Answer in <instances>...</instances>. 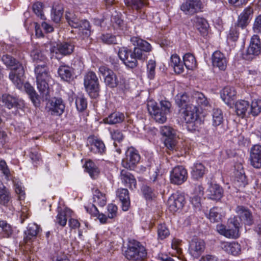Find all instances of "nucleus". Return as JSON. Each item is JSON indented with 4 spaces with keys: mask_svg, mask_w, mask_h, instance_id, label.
I'll list each match as a JSON object with an SVG mask.
<instances>
[{
    "mask_svg": "<svg viewBox=\"0 0 261 261\" xmlns=\"http://www.w3.org/2000/svg\"><path fill=\"white\" fill-rule=\"evenodd\" d=\"M2 60L7 66L11 68L10 80L18 89L21 88L24 82V70L22 64L9 55H3Z\"/></svg>",
    "mask_w": 261,
    "mask_h": 261,
    "instance_id": "obj_1",
    "label": "nucleus"
},
{
    "mask_svg": "<svg viewBox=\"0 0 261 261\" xmlns=\"http://www.w3.org/2000/svg\"><path fill=\"white\" fill-rule=\"evenodd\" d=\"M37 88L42 97L47 99L49 97V83L52 81L49 69L47 64H38L35 68Z\"/></svg>",
    "mask_w": 261,
    "mask_h": 261,
    "instance_id": "obj_2",
    "label": "nucleus"
},
{
    "mask_svg": "<svg viewBox=\"0 0 261 261\" xmlns=\"http://www.w3.org/2000/svg\"><path fill=\"white\" fill-rule=\"evenodd\" d=\"M161 108L154 100H149L147 107L149 114L152 118L160 123H164L167 120V114L170 113L171 107V103L167 100L160 101Z\"/></svg>",
    "mask_w": 261,
    "mask_h": 261,
    "instance_id": "obj_3",
    "label": "nucleus"
},
{
    "mask_svg": "<svg viewBox=\"0 0 261 261\" xmlns=\"http://www.w3.org/2000/svg\"><path fill=\"white\" fill-rule=\"evenodd\" d=\"M138 49L133 51L127 47H123L119 49L118 55L125 66L130 68H134L138 66V60H144Z\"/></svg>",
    "mask_w": 261,
    "mask_h": 261,
    "instance_id": "obj_4",
    "label": "nucleus"
},
{
    "mask_svg": "<svg viewBox=\"0 0 261 261\" xmlns=\"http://www.w3.org/2000/svg\"><path fill=\"white\" fill-rule=\"evenodd\" d=\"M147 250L145 247L138 241H130L124 255L126 258L133 260H143L147 256Z\"/></svg>",
    "mask_w": 261,
    "mask_h": 261,
    "instance_id": "obj_5",
    "label": "nucleus"
},
{
    "mask_svg": "<svg viewBox=\"0 0 261 261\" xmlns=\"http://www.w3.org/2000/svg\"><path fill=\"white\" fill-rule=\"evenodd\" d=\"M240 223L238 219L234 217L229 221L228 226L222 224L217 225V230L221 234L227 238L237 239L240 237Z\"/></svg>",
    "mask_w": 261,
    "mask_h": 261,
    "instance_id": "obj_6",
    "label": "nucleus"
},
{
    "mask_svg": "<svg viewBox=\"0 0 261 261\" xmlns=\"http://www.w3.org/2000/svg\"><path fill=\"white\" fill-rule=\"evenodd\" d=\"M84 84L86 91L92 98L98 96L99 83L96 73L93 71L87 72L84 76Z\"/></svg>",
    "mask_w": 261,
    "mask_h": 261,
    "instance_id": "obj_7",
    "label": "nucleus"
},
{
    "mask_svg": "<svg viewBox=\"0 0 261 261\" xmlns=\"http://www.w3.org/2000/svg\"><path fill=\"white\" fill-rule=\"evenodd\" d=\"M65 104L61 98L54 97L49 99L45 106V111L51 116H60L65 110Z\"/></svg>",
    "mask_w": 261,
    "mask_h": 261,
    "instance_id": "obj_8",
    "label": "nucleus"
},
{
    "mask_svg": "<svg viewBox=\"0 0 261 261\" xmlns=\"http://www.w3.org/2000/svg\"><path fill=\"white\" fill-rule=\"evenodd\" d=\"M125 158L122 161V166L127 169L134 170L140 160L138 151L134 147L127 149L125 152Z\"/></svg>",
    "mask_w": 261,
    "mask_h": 261,
    "instance_id": "obj_9",
    "label": "nucleus"
},
{
    "mask_svg": "<svg viewBox=\"0 0 261 261\" xmlns=\"http://www.w3.org/2000/svg\"><path fill=\"white\" fill-rule=\"evenodd\" d=\"M98 71L104 78L106 86L111 88L116 87L119 84V81L116 74L111 69L105 65L100 66Z\"/></svg>",
    "mask_w": 261,
    "mask_h": 261,
    "instance_id": "obj_10",
    "label": "nucleus"
},
{
    "mask_svg": "<svg viewBox=\"0 0 261 261\" xmlns=\"http://www.w3.org/2000/svg\"><path fill=\"white\" fill-rule=\"evenodd\" d=\"M161 134L166 138L164 141L165 146L168 149H176L175 138L177 131L169 126H163L161 127Z\"/></svg>",
    "mask_w": 261,
    "mask_h": 261,
    "instance_id": "obj_11",
    "label": "nucleus"
},
{
    "mask_svg": "<svg viewBox=\"0 0 261 261\" xmlns=\"http://www.w3.org/2000/svg\"><path fill=\"white\" fill-rule=\"evenodd\" d=\"M204 5L201 0H186L180 6V9L186 15H192L202 11Z\"/></svg>",
    "mask_w": 261,
    "mask_h": 261,
    "instance_id": "obj_12",
    "label": "nucleus"
},
{
    "mask_svg": "<svg viewBox=\"0 0 261 261\" xmlns=\"http://www.w3.org/2000/svg\"><path fill=\"white\" fill-rule=\"evenodd\" d=\"M188 178L187 170L182 166H175L170 171V179L172 184L179 185L186 181Z\"/></svg>",
    "mask_w": 261,
    "mask_h": 261,
    "instance_id": "obj_13",
    "label": "nucleus"
},
{
    "mask_svg": "<svg viewBox=\"0 0 261 261\" xmlns=\"http://www.w3.org/2000/svg\"><path fill=\"white\" fill-rule=\"evenodd\" d=\"M260 53V41L259 37L257 35H254L251 38L249 47H248L245 58L247 60H251L255 56L259 55Z\"/></svg>",
    "mask_w": 261,
    "mask_h": 261,
    "instance_id": "obj_14",
    "label": "nucleus"
},
{
    "mask_svg": "<svg viewBox=\"0 0 261 261\" xmlns=\"http://www.w3.org/2000/svg\"><path fill=\"white\" fill-rule=\"evenodd\" d=\"M185 203V196L178 193L172 194L167 201L169 209L172 212H176L178 210L181 208Z\"/></svg>",
    "mask_w": 261,
    "mask_h": 261,
    "instance_id": "obj_15",
    "label": "nucleus"
},
{
    "mask_svg": "<svg viewBox=\"0 0 261 261\" xmlns=\"http://www.w3.org/2000/svg\"><path fill=\"white\" fill-rule=\"evenodd\" d=\"M205 243L203 240L198 239H193L189 243V253L194 258H198L205 249Z\"/></svg>",
    "mask_w": 261,
    "mask_h": 261,
    "instance_id": "obj_16",
    "label": "nucleus"
},
{
    "mask_svg": "<svg viewBox=\"0 0 261 261\" xmlns=\"http://www.w3.org/2000/svg\"><path fill=\"white\" fill-rule=\"evenodd\" d=\"M2 101L4 106L9 109L13 108L22 109L24 107L23 100L9 94H4L2 95Z\"/></svg>",
    "mask_w": 261,
    "mask_h": 261,
    "instance_id": "obj_17",
    "label": "nucleus"
},
{
    "mask_svg": "<svg viewBox=\"0 0 261 261\" xmlns=\"http://www.w3.org/2000/svg\"><path fill=\"white\" fill-rule=\"evenodd\" d=\"M198 111V109L195 105L187 107L180 111L181 118L186 123H194L199 117Z\"/></svg>",
    "mask_w": 261,
    "mask_h": 261,
    "instance_id": "obj_18",
    "label": "nucleus"
},
{
    "mask_svg": "<svg viewBox=\"0 0 261 261\" xmlns=\"http://www.w3.org/2000/svg\"><path fill=\"white\" fill-rule=\"evenodd\" d=\"M130 41L135 47L134 49H138L141 55L142 58L144 60L146 56L144 53L149 52L151 50V45L146 41L143 40L137 36H133L130 38Z\"/></svg>",
    "mask_w": 261,
    "mask_h": 261,
    "instance_id": "obj_19",
    "label": "nucleus"
},
{
    "mask_svg": "<svg viewBox=\"0 0 261 261\" xmlns=\"http://www.w3.org/2000/svg\"><path fill=\"white\" fill-rule=\"evenodd\" d=\"M236 212L245 225L251 226L254 224L252 213L248 208L243 205H238L236 208Z\"/></svg>",
    "mask_w": 261,
    "mask_h": 261,
    "instance_id": "obj_20",
    "label": "nucleus"
},
{
    "mask_svg": "<svg viewBox=\"0 0 261 261\" xmlns=\"http://www.w3.org/2000/svg\"><path fill=\"white\" fill-rule=\"evenodd\" d=\"M41 231L39 225L36 223H30L23 232V241L25 243H31L35 240L37 236Z\"/></svg>",
    "mask_w": 261,
    "mask_h": 261,
    "instance_id": "obj_21",
    "label": "nucleus"
},
{
    "mask_svg": "<svg viewBox=\"0 0 261 261\" xmlns=\"http://www.w3.org/2000/svg\"><path fill=\"white\" fill-rule=\"evenodd\" d=\"M212 63L214 67L224 71L226 69L228 61L224 54L219 50H216L212 56Z\"/></svg>",
    "mask_w": 261,
    "mask_h": 261,
    "instance_id": "obj_22",
    "label": "nucleus"
},
{
    "mask_svg": "<svg viewBox=\"0 0 261 261\" xmlns=\"http://www.w3.org/2000/svg\"><path fill=\"white\" fill-rule=\"evenodd\" d=\"M74 48V46L72 43L64 42L57 44L56 46L52 47L50 50L51 53L67 56L73 53Z\"/></svg>",
    "mask_w": 261,
    "mask_h": 261,
    "instance_id": "obj_23",
    "label": "nucleus"
},
{
    "mask_svg": "<svg viewBox=\"0 0 261 261\" xmlns=\"http://www.w3.org/2000/svg\"><path fill=\"white\" fill-rule=\"evenodd\" d=\"M250 159L251 164L256 168H261V146L255 145L251 149Z\"/></svg>",
    "mask_w": 261,
    "mask_h": 261,
    "instance_id": "obj_24",
    "label": "nucleus"
},
{
    "mask_svg": "<svg viewBox=\"0 0 261 261\" xmlns=\"http://www.w3.org/2000/svg\"><path fill=\"white\" fill-rule=\"evenodd\" d=\"M222 249L229 254L238 256L241 253V245L237 242H224L222 244Z\"/></svg>",
    "mask_w": 261,
    "mask_h": 261,
    "instance_id": "obj_25",
    "label": "nucleus"
},
{
    "mask_svg": "<svg viewBox=\"0 0 261 261\" xmlns=\"http://www.w3.org/2000/svg\"><path fill=\"white\" fill-rule=\"evenodd\" d=\"M31 57L33 61L37 64L41 62L42 63L41 64H47V59L44 54L43 46H35L31 52Z\"/></svg>",
    "mask_w": 261,
    "mask_h": 261,
    "instance_id": "obj_26",
    "label": "nucleus"
},
{
    "mask_svg": "<svg viewBox=\"0 0 261 261\" xmlns=\"http://www.w3.org/2000/svg\"><path fill=\"white\" fill-rule=\"evenodd\" d=\"M117 196L121 203L122 210L127 211L130 206L128 191L126 189H119L117 191Z\"/></svg>",
    "mask_w": 261,
    "mask_h": 261,
    "instance_id": "obj_27",
    "label": "nucleus"
},
{
    "mask_svg": "<svg viewBox=\"0 0 261 261\" xmlns=\"http://www.w3.org/2000/svg\"><path fill=\"white\" fill-rule=\"evenodd\" d=\"M120 178L122 182L129 189L133 190L136 188L137 181L134 175L125 170H122L120 173Z\"/></svg>",
    "mask_w": 261,
    "mask_h": 261,
    "instance_id": "obj_28",
    "label": "nucleus"
},
{
    "mask_svg": "<svg viewBox=\"0 0 261 261\" xmlns=\"http://www.w3.org/2000/svg\"><path fill=\"white\" fill-rule=\"evenodd\" d=\"M221 97L226 104L229 105L237 98V91L234 87H225L221 92Z\"/></svg>",
    "mask_w": 261,
    "mask_h": 261,
    "instance_id": "obj_29",
    "label": "nucleus"
},
{
    "mask_svg": "<svg viewBox=\"0 0 261 261\" xmlns=\"http://www.w3.org/2000/svg\"><path fill=\"white\" fill-rule=\"evenodd\" d=\"M175 102L177 105L180 108V111L186 108L194 105L192 102V97L190 98L186 93L178 94L176 96Z\"/></svg>",
    "mask_w": 261,
    "mask_h": 261,
    "instance_id": "obj_30",
    "label": "nucleus"
},
{
    "mask_svg": "<svg viewBox=\"0 0 261 261\" xmlns=\"http://www.w3.org/2000/svg\"><path fill=\"white\" fill-rule=\"evenodd\" d=\"M194 26L202 36H205L207 35L209 24L205 19L196 17L194 19Z\"/></svg>",
    "mask_w": 261,
    "mask_h": 261,
    "instance_id": "obj_31",
    "label": "nucleus"
},
{
    "mask_svg": "<svg viewBox=\"0 0 261 261\" xmlns=\"http://www.w3.org/2000/svg\"><path fill=\"white\" fill-rule=\"evenodd\" d=\"M223 194V189L218 185L212 184L208 189L207 195L211 199L219 200L222 197Z\"/></svg>",
    "mask_w": 261,
    "mask_h": 261,
    "instance_id": "obj_32",
    "label": "nucleus"
},
{
    "mask_svg": "<svg viewBox=\"0 0 261 261\" xmlns=\"http://www.w3.org/2000/svg\"><path fill=\"white\" fill-rule=\"evenodd\" d=\"M192 102L197 105V107L205 108L210 106V102L205 95L199 92L194 93L192 96Z\"/></svg>",
    "mask_w": 261,
    "mask_h": 261,
    "instance_id": "obj_33",
    "label": "nucleus"
},
{
    "mask_svg": "<svg viewBox=\"0 0 261 261\" xmlns=\"http://www.w3.org/2000/svg\"><path fill=\"white\" fill-rule=\"evenodd\" d=\"M125 4L129 9L139 12L148 5L147 0H124Z\"/></svg>",
    "mask_w": 261,
    "mask_h": 261,
    "instance_id": "obj_34",
    "label": "nucleus"
},
{
    "mask_svg": "<svg viewBox=\"0 0 261 261\" xmlns=\"http://www.w3.org/2000/svg\"><path fill=\"white\" fill-rule=\"evenodd\" d=\"M249 108L250 105L248 101L245 100L237 101L235 105L237 115L241 118H244L246 114L249 115Z\"/></svg>",
    "mask_w": 261,
    "mask_h": 261,
    "instance_id": "obj_35",
    "label": "nucleus"
},
{
    "mask_svg": "<svg viewBox=\"0 0 261 261\" xmlns=\"http://www.w3.org/2000/svg\"><path fill=\"white\" fill-rule=\"evenodd\" d=\"M124 115L119 112H115L110 114L107 117L103 119L106 124H115L120 123L124 120Z\"/></svg>",
    "mask_w": 261,
    "mask_h": 261,
    "instance_id": "obj_36",
    "label": "nucleus"
},
{
    "mask_svg": "<svg viewBox=\"0 0 261 261\" xmlns=\"http://www.w3.org/2000/svg\"><path fill=\"white\" fill-rule=\"evenodd\" d=\"M58 73L60 77L65 81H69L72 76V69L70 66L62 64L58 70Z\"/></svg>",
    "mask_w": 261,
    "mask_h": 261,
    "instance_id": "obj_37",
    "label": "nucleus"
},
{
    "mask_svg": "<svg viewBox=\"0 0 261 261\" xmlns=\"http://www.w3.org/2000/svg\"><path fill=\"white\" fill-rule=\"evenodd\" d=\"M205 168L201 163H196L192 167L191 176L193 179H199L202 178L205 173Z\"/></svg>",
    "mask_w": 261,
    "mask_h": 261,
    "instance_id": "obj_38",
    "label": "nucleus"
},
{
    "mask_svg": "<svg viewBox=\"0 0 261 261\" xmlns=\"http://www.w3.org/2000/svg\"><path fill=\"white\" fill-rule=\"evenodd\" d=\"M170 65L173 68L175 73L180 74L184 70L182 62L178 55H173L170 58Z\"/></svg>",
    "mask_w": 261,
    "mask_h": 261,
    "instance_id": "obj_39",
    "label": "nucleus"
},
{
    "mask_svg": "<svg viewBox=\"0 0 261 261\" xmlns=\"http://www.w3.org/2000/svg\"><path fill=\"white\" fill-rule=\"evenodd\" d=\"M10 194L8 190L0 182V204L7 206L10 201Z\"/></svg>",
    "mask_w": 261,
    "mask_h": 261,
    "instance_id": "obj_40",
    "label": "nucleus"
},
{
    "mask_svg": "<svg viewBox=\"0 0 261 261\" xmlns=\"http://www.w3.org/2000/svg\"><path fill=\"white\" fill-rule=\"evenodd\" d=\"M84 167L86 171L89 173L91 178H96L100 172L96 164L91 161L86 162Z\"/></svg>",
    "mask_w": 261,
    "mask_h": 261,
    "instance_id": "obj_41",
    "label": "nucleus"
},
{
    "mask_svg": "<svg viewBox=\"0 0 261 261\" xmlns=\"http://www.w3.org/2000/svg\"><path fill=\"white\" fill-rule=\"evenodd\" d=\"M84 167L86 171L89 173L91 178H96L100 172L96 164L91 161L86 162Z\"/></svg>",
    "mask_w": 261,
    "mask_h": 261,
    "instance_id": "obj_42",
    "label": "nucleus"
},
{
    "mask_svg": "<svg viewBox=\"0 0 261 261\" xmlns=\"http://www.w3.org/2000/svg\"><path fill=\"white\" fill-rule=\"evenodd\" d=\"M233 183L236 188H241L245 187L248 184L245 173L244 172L237 171L235 173Z\"/></svg>",
    "mask_w": 261,
    "mask_h": 261,
    "instance_id": "obj_43",
    "label": "nucleus"
},
{
    "mask_svg": "<svg viewBox=\"0 0 261 261\" xmlns=\"http://www.w3.org/2000/svg\"><path fill=\"white\" fill-rule=\"evenodd\" d=\"M90 150L95 153L102 154L106 151V147L104 143L98 139L93 140L91 144Z\"/></svg>",
    "mask_w": 261,
    "mask_h": 261,
    "instance_id": "obj_44",
    "label": "nucleus"
},
{
    "mask_svg": "<svg viewBox=\"0 0 261 261\" xmlns=\"http://www.w3.org/2000/svg\"><path fill=\"white\" fill-rule=\"evenodd\" d=\"M249 115L256 116L261 113V99H255L252 101L250 106Z\"/></svg>",
    "mask_w": 261,
    "mask_h": 261,
    "instance_id": "obj_45",
    "label": "nucleus"
},
{
    "mask_svg": "<svg viewBox=\"0 0 261 261\" xmlns=\"http://www.w3.org/2000/svg\"><path fill=\"white\" fill-rule=\"evenodd\" d=\"M63 8L61 6H53L51 17L52 20L56 23L60 22L63 16Z\"/></svg>",
    "mask_w": 261,
    "mask_h": 261,
    "instance_id": "obj_46",
    "label": "nucleus"
},
{
    "mask_svg": "<svg viewBox=\"0 0 261 261\" xmlns=\"http://www.w3.org/2000/svg\"><path fill=\"white\" fill-rule=\"evenodd\" d=\"M25 91L29 95V96L35 106L38 107L40 104L39 96L34 90L33 87L30 84H25L24 85Z\"/></svg>",
    "mask_w": 261,
    "mask_h": 261,
    "instance_id": "obj_47",
    "label": "nucleus"
},
{
    "mask_svg": "<svg viewBox=\"0 0 261 261\" xmlns=\"http://www.w3.org/2000/svg\"><path fill=\"white\" fill-rule=\"evenodd\" d=\"M93 202L97 203L100 206L106 204L107 198L105 194L101 193L96 189L93 191Z\"/></svg>",
    "mask_w": 261,
    "mask_h": 261,
    "instance_id": "obj_48",
    "label": "nucleus"
},
{
    "mask_svg": "<svg viewBox=\"0 0 261 261\" xmlns=\"http://www.w3.org/2000/svg\"><path fill=\"white\" fill-rule=\"evenodd\" d=\"M0 228L2 230L3 237L8 238L12 236L13 233V229L7 221L5 220L0 221Z\"/></svg>",
    "mask_w": 261,
    "mask_h": 261,
    "instance_id": "obj_49",
    "label": "nucleus"
},
{
    "mask_svg": "<svg viewBox=\"0 0 261 261\" xmlns=\"http://www.w3.org/2000/svg\"><path fill=\"white\" fill-rule=\"evenodd\" d=\"M213 125L215 126L221 125L223 121V114L218 108L214 109L212 112Z\"/></svg>",
    "mask_w": 261,
    "mask_h": 261,
    "instance_id": "obj_50",
    "label": "nucleus"
},
{
    "mask_svg": "<svg viewBox=\"0 0 261 261\" xmlns=\"http://www.w3.org/2000/svg\"><path fill=\"white\" fill-rule=\"evenodd\" d=\"M184 63L188 69H192L196 67V62L194 56L190 54H186L183 57Z\"/></svg>",
    "mask_w": 261,
    "mask_h": 261,
    "instance_id": "obj_51",
    "label": "nucleus"
},
{
    "mask_svg": "<svg viewBox=\"0 0 261 261\" xmlns=\"http://www.w3.org/2000/svg\"><path fill=\"white\" fill-rule=\"evenodd\" d=\"M220 210L218 207H213L210 210L207 217L213 223L219 222L222 219V215L220 213Z\"/></svg>",
    "mask_w": 261,
    "mask_h": 261,
    "instance_id": "obj_52",
    "label": "nucleus"
},
{
    "mask_svg": "<svg viewBox=\"0 0 261 261\" xmlns=\"http://www.w3.org/2000/svg\"><path fill=\"white\" fill-rule=\"evenodd\" d=\"M65 18L69 25L71 27L77 28L79 26H80V22L81 20H79L74 13L67 12L65 15Z\"/></svg>",
    "mask_w": 261,
    "mask_h": 261,
    "instance_id": "obj_53",
    "label": "nucleus"
},
{
    "mask_svg": "<svg viewBox=\"0 0 261 261\" xmlns=\"http://www.w3.org/2000/svg\"><path fill=\"white\" fill-rule=\"evenodd\" d=\"M29 156L34 166H37L41 162V154L39 153L37 147L31 148Z\"/></svg>",
    "mask_w": 261,
    "mask_h": 261,
    "instance_id": "obj_54",
    "label": "nucleus"
},
{
    "mask_svg": "<svg viewBox=\"0 0 261 261\" xmlns=\"http://www.w3.org/2000/svg\"><path fill=\"white\" fill-rule=\"evenodd\" d=\"M85 208L86 209L87 212L89 213L92 215L96 216L97 214H98V219L101 223H106L107 222V219L108 218V216H107L106 215L102 213L99 214L97 207L94 204H92L90 211L89 210L88 207L86 206H85Z\"/></svg>",
    "mask_w": 261,
    "mask_h": 261,
    "instance_id": "obj_55",
    "label": "nucleus"
},
{
    "mask_svg": "<svg viewBox=\"0 0 261 261\" xmlns=\"http://www.w3.org/2000/svg\"><path fill=\"white\" fill-rule=\"evenodd\" d=\"M141 191L144 197L147 200H151L155 197V193L149 186L144 185L141 188Z\"/></svg>",
    "mask_w": 261,
    "mask_h": 261,
    "instance_id": "obj_56",
    "label": "nucleus"
},
{
    "mask_svg": "<svg viewBox=\"0 0 261 261\" xmlns=\"http://www.w3.org/2000/svg\"><path fill=\"white\" fill-rule=\"evenodd\" d=\"M75 105L77 110L83 112L87 107V99L83 95H80L76 98Z\"/></svg>",
    "mask_w": 261,
    "mask_h": 261,
    "instance_id": "obj_57",
    "label": "nucleus"
},
{
    "mask_svg": "<svg viewBox=\"0 0 261 261\" xmlns=\"http://www.w3.org/2000/svg\"><path fill=\"white\" fill-rule=\"evenodd\" d=\"M102 42L107 44H115L117 43V37L112 34H103L100 37Z\"/></svg>",
    "mask_w": 261,
    "mask_h": 261,
    "instance_id": "obj_58",
    "label": "nucleus"
},
{
    "mask_svg": "<svg viewBox=\"0 0 261 261\" xmlns=\"http://www.w3.org/2000/svg\"><path fill=\"white\" fill-rule=\"evenodd\" d=\"M239 27L236 24L231 27L229 33L227 35V40L232 42H236L238 40L240 34Z\"/></svg>",
    "mask_w": 261,
    "mask_h": 261,
    "instance_id": "obj_59",
    "label": "nucleus"
},
{
    "mask_svg": "<svg viewBox=\"0 0 261 261\" xmlns=\"http://www.w3.org/2000/svg\"><path fill=\"white\" fill-rule=\"evenodd\" d=\"M170 234L169 229L165 224H160L158 228V238L160 240H164Z\"/></svg>",
    "mask_w": 261,
    "mask_h": 261,
    "instance_id": "obj_60",
    "label": "nucleus"
},
{
    "mask_svg": "<svg viewBox=\"0 0 261 261\" xmlns=\"http://www.w3.org/2000/svg\"><path fill=\"white\" fill-rule=\"evenodd\" d=\"M155 62L152 60H149L147 65V73L148 77L150 80L153 79L155 76Z\"/></svg>",
    "mask_w": 261,
    "mask_h": 261,
    "instance_id": "obj_61",
    "label": "nucleus"
},
{
    "mask_svg": "<svg viewBox=\"0 0 261 261\" xmlns=\"http://www.w3.org/2000/svg\"><path fill=\"white\" fill-rule=\"evenodd\" d=\"M32 9L34 13L40 19H45V16L43 12V4L41 2H36L33 5Z\"/></svg>",
    "mask_w": 261,
    "mask_h": 261,
    "instance_id": "obj_62",
    "label": "nucleus"
},
{
    "mask_svg": "<svg viewBox=\"0 0 261 261\" xmlns=\"http://www.w3.org/2000/svg\"><path fill=\"white\" fill-rule=\"evenodd\" d=\"M80 26L77 28L80 30L83 31V33L85 34L86 36H88L90 35V23L87 20H82L80 22Z\"/></svg>",
    "mask_w": 261,
    "mask_h": 261,
    "instance_id": "obj_63",
    "label": "nucleus"
},
{
    "mask_svg": "<svg viewBox=\"0 0 261 261\" xmlns=\"http://www.w3.org/2000/svg\"><path fill=\"white\" fill-rule=\"evenodd\" d=\"M56 222L62 227H64L66 225L67 218L64 211L59 212L56 217Z\"/></svg>",
    "mask_w": 261,
    "mask_h": 261,
    "instance_id": "obj_64",
    "label": "nucleus"
}]
</instances>
